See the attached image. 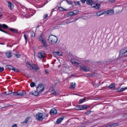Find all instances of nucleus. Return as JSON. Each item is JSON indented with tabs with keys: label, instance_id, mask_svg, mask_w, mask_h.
<instances>
[{
	"label": "nucleus",
	"instance_id": "dca6fc26",
	"mask_svg": "<svg viewBox=\"0 0 127 127\" xmlns=\"http://www.w3.org/2000/svg\"><path fill=\"white\" fill-rule=\"evenodd\" d=\"M6 55L7 57L8 58H10L12 55L11 52L10 51H7L6 53Z\"/></svg>",
	"mask_w": 127,
	"mask_h": 127
},
{
	"label": "nucleus",
	"instance_id": "423d86ee",
	"mask_svg": "<svg viewBox=\"0 0 127 127\" xmlns=\"http://www.w3.org/2000/svg\"><path fill=\"white\" fill-rule=\"evenodd\" d=\"M14 96H22L24 95V93L23 91H18L12 93Z\"/></svg>",
	"mask_w": 127,
	"mask_h": 127
},
{
	"label": "nucleus",
	"instance_id": "4d7b16f0",
	"mask_svg": "<svg viewBox=\"0 0 127 127\" xmlns=\"http://www.w3.org/2000/svg\"><path fill=\"white\" fill-rule=\"evenodd\" d=\"M73 21H71V22H68V23H67V24L68 23H71V22H73Z\"/></svg>",
	"mask_w": 127,
	"mask_h": 127
},
{
	"label": "nucleus",
	"instance_id": "0eeeda50",
	"mask_svg": "<svg viewBox=\"0 0 127 127\" xmlns=\"http://www.w3.org/2000/svg\"><path fill=\"white\" fill-rule=\"evenodd\" d=\"M38 57L40 59L44 58L45 57V54L43 51H41L38 53Z\"/></svg>",
	"mask_w": 127,
	"mask_h": 127
},
{
	"label": "nucleus",
	"instance_id": "f03ea898",
	"mask_svg": "<svg viewBox=\"0 0 127 127\" xmlns=\"http://www.w3.org/2000/svg\"><path fill=\"white\" fill-rule=\"evenodd\" d=\"M27 67L30 69L34 70H38L39 69L36 65L32 64H31L29 63H27Z\"/></svg>",
	"mask_w": 127,
	"mask_h": 127
},
{
	"label": "nucleus",
	"instance_id": "9d476101",
	"mask_svg": "<svg viewBox=\"0 0 127 127\" xmlns=\"http://www.w3.org/2000/svg\"><path fill=\"white\" fill-rule=\"evenodd\" d=\"M8 26L5 24H3L2 25H1V24H0V31L5 33H7L5 31H4L2 29H1V28H3L4 29H6L7 28H8Z\"/></svg>",
	"mask_w": 127,
	"mask_h": 127
},
{
	"label": "nucleus",
	"instance_id": "c85d7f7f",
	"mask_svg": "<svg viewBox=\"0 0 127 127\" xmlns=\"http://www.w3.org/2000/svg\"><path fill=\"white\" fill-rule=\"evenodd\" d=\"M86 98V97H85L83 99H80L79 101V103L80 104L83 103L85 100Z\"/></svg>",
	"mask_w": 127,
	"mask_h": 127
},
{
	"label": "nucleus",
	"instance_id": "de8ad7c7",
	"mask_svg": "<svg viewBox=\"0 0 127 127\" xmlns=\"http://www.w3.org/2000/svg\"><path fill=\"white\" fill-rule=\"evenodd\" d=\"M15 56L17 58H18L20 56V55L19 54H15Z\"/></svg>",
	"mask_w": 127,
	"mask_h": 127
},
{
	"label": "nucleus",
	"instance_id": "c756f323",
	"mask_svg": "<svg viewBox=\"0 0 127 127\" xmlns=\"http://www.w3.org/2000/svg\"><path fill=\"white\" fill-rule=\"evenodd\" d=\"M72 12L74 15L78 14L79 12V11L78 10H75L73 11Z\"/></svg>",
	"mask_w": 127,
	"mask_h": 127
},
{
	"label": "nucleus",
	"instance_id": "f257e3e1",
	"mask_svg": "<svg viewBox=\"0 0 127 127\" xmlns=\"http://www.w3.org/2000/svg\"><path fill=\"white\" fill-rule=\"evenodd\" d=\"M48 40L49 43L53 44L56 43L58 41V38L56 36L50 35L49 36Z\"/></svg>",
	"mask_w": 127,
	"mask_h": 127
},
{
	"label": "nucleus",
	"instance_id": "20e7f679",
	"mask_svg": "<svg viewBox=\"0 0 127 127\" xmlns=\"http://www.w3.org/2000/svg\"><path fill=\"white\" fill-rule=\"evenodd\" d=\"M120 53L122 56L126 57L127 56V47H124L121 49L120 51Z\"/></svg>",
	"mask_w": 127,
	"mask_h": 127
},
{
	"label": "nucleus",
	"instance_id": "864d4df0",
	"mask_svg": "<svg viewBox=\"0 0 127 127\" xmlns=\"http://www.w3.org/2000/svg\"><path fill=\"white\" fill-rule=\"evenodd\" d=\"M11 93H11V92H10L7 95H9V94H11Z\"/></svg>",
	"mask_w": 127,
	"mask_h": 127
},
{
	"label": "nucleus",
	"instance_id": "9b49d317",
	"mask_svg": "<svg viewBox=\"0 0 127 127\" xmlns=\"http://www.w3.org/2000/svg\"><path fill=\"white\" fill-rule=\"evenodd\" d=\"M57 111L55 109H52L50 112V114L52 115H54L56 114L57 113Z\"/></svg>",
	"mask_w": 127,
	"mask_h": 127
},
{
	"label": "nucleus",
	"instance_id": "cd10ccee",
	"mask_svg": "<svg viewBox=\"0 0 127 127\" xmlns=\"http://www.w3.org/2000/svg\"><path fill=\"white\" fill-rule=\"evenodd\" d=\"M9 29L10 30L14 33H17L18 32V31L17 30L15 29H11L9 28Z\"/></svg>",
	"mask_w": 127,
	"mask_h": 127
},
{
	"label": "nucleus",
	"instance_id": "f3484780",
	"mask_svg": "<svg viewBox=\"0 0 127 127\" xmlns=\"http://www.w3.org/2000/svg\"><path fill=\"white\" fill-rule=\"evenodd\" d=\"M41 41L42 42V44L44 45V46L45 47H47L48 45L47 44V43L44 38H43Z\"/></svg>",
	"mask_w": 127,
	"mask_h": 127
},
{
	"label": "nucleus",
	"instance_id": "2eb2a0df",
	"mask_svg": "<svg viewBox=\"0 0 127 127\" xmlns=\"http://www.w3.org/2000/svg\"><path fill=\"white\" fill-rule=\"evenodd\" d=\"M30 118L29 117H28L25 119L24 121L21 123L22 125H26L27 123V122L29 120Z\"/></svg>",
	"mask_w": 127,
	"mask_h": 127
},
{
	"label": "nucleus",
	"instance_id": "37998d69",
	"mask_svg": "<svg viewBox=\"0 0 127 127\" xmlns=\"http://www.w3.org/2000/svg\"><path fill=\"white\" fill-rule=\"evenodd\" d=\"M31 35L32 37H34L35 36V33H34V32H31Z\"/></svg>",
	"mask_w": 127,
	"mask_h": 127
},
{
	"label": "nucleus",
	"instance_id": "4468645a",
	"mask_svg": "<svg viewBox=\"0 0 127 127\" xmlns=\"http://www.w3.org/2000/svg\"><path fill=\"white\" fill-rule=\"evenodd\" d=\"M64 116H63L58 119L56 123L57 124H60L64 119Z\"/></svg>",
	"mask_w": 127,
	"mask_h": 127
},
{
	"label": "nucleus",
	"instance_id": "6ab92c4d",
	"mask_svg": "<svg viewBox=\"0 0 127 127\" xmlns=\"http://www.w3.org/2000/svg\"><path fill=\"white\" fill-rule=\"evenodd\" d=\"M81 107V110H83L86 109L88 108L89 106L87 105H81L79 106Z\"/></svg>",
	"mask_w": 127,
	"mask_h": 127
},
{
	"label": "nucleus",
	"instance_id": "6e6552de",
	"mask_svg": "<svg viewBox=\"0 0 127 127\" xmlns=\"http://www.w3.org/2000/svg\"><path fill=\"white\" fill-rule=\"evenodd\" d=\"M42 113H39L36 115V118L38 121H42L43 119Z\"/></svg>",
	"mask_w": 127,
	"mask_h": 127
},
{
	"label": "nucleus",
	"instance_id": "c9c22d12",
	"mask_svg": "<svg viewBox=\"0 0 127 127\" xmlns=\"http://www.w3.org/2000/svg\"><path fill=\"white\" fill-rule=\"evenodd\" d=\"M43 119L45 118V117H48V114H46L45 113H44L43 114Z\"/></svg>",
	"mask_w": 127,
	"mask_h": 127
},
{
	"label": "nucleus",
	"instance_id": "393cba45",
	"mask_svg": "<svg viewBox=\"0 0 127 127\" xmlns=\"http://www.w3.org/2000/svg\"><path fill=\"white\" fill-rule=\"evenodd\" d=\"M86 2L87 4L91 5L92 3L94 2L92 1V0H86Z\"/></svg>",
	"mask_w": 127,
	"mask_h": 127
},
{
	"label": "nucleus",
	"instance_id": "6e6d98bb",
	"mask_svg": "<svg viewBox=\"0 0 127 127\" xmlns=\"http://www.w3.org/2000/svg\"><path fill=\"white\" fill-rule=\"evenodd\" d=\"M2 14L0 12V17L1 16H2Z\"/></svg>",
	"mask_w": 127,
	"mask_h": 127
},
{
	"label": "nucleus",
	"instance_id": "f8f14e48",
	"mask_svg": "<svg viewBox=\"0 0 127 127\" xmlns=\"http://www.w3.org/2000/svg\"><path fill=\"white\" fill-rule=\"evenodd\" d=\"M106 13L109 15H112L114 14V11L112 9H109L106 11Z\"/></svg>",
	"mask_w": 127,
	"mask_h": 127
},
{
	"label": "nucleus",
	"instance_id": "b1692460",
	"mask_svg": "<svg viewBox=\"0 0 127 127\" xmlns=\"http://www.w3.org/2000/svg\"><path fill=\"white\" fill-rule=\"evenodd\" d=\"M126 88H122L120 89L119 88H118L117 89V91L118 92H121L125 90Z\"/></svg>",
	"mask_w": 127,
	"mask_h": 127
},
{
	"label": "nucleus",
	"instance_id": "39448f33",
	"mask_svg": "<svg viewBox=\"0 0 127 127\" xmlns=\"http://www.w3.org/2000/svg\"><path fill=\"white\" fill-rule=\"evenodd\" d=\"M44 87L43 84H40L38 85L37 87V91L40 93L44 91Z\"/></svg>",
	"mask_w": 127,
	"mask_h": 127
},
{
	"label": "nucleus",
	"instance_id": "5fc2aeb1",
	"mask_svg": "<svg viewBox=\"0 0 127 127\" xmlns=\"http://www.w3.org/2000/svg\"><path fill=\"white\" fill-rule=\"evenodd\" d=\"M45 72H46V73H49L48 71V70H45Z\"/></svg>",
	"mask_w": 127,
	"mask_h": 127
},
{
	"label": "nucleus",
	"instance_id": "412c9836",
	"mask_svg": "<svg viewBox=\"0 0 127 127\" xmlns=\"http://www.w3.org/2000/svg\"><path fill=\"white\" fill-rule=\"evenodd\" d=\"M71 87H70V88L71 89H74L76 86V83H74L71 82L70 83Z\"/></svg>",
	"mask_w": 127,
	"mask_h": 127
},
{
	"label": "nucleus",
	"instance_id": "1a4fd4ad",
	"mask_svg": "<svg viewBox=\"0 0 127 127\" xmlns=\"http://www.w3.org/2000/svg\"><path fill=\"white\" fill-rule=\"evenodd\" d=\"M80 70H83L86 71H89V69L88 67L85 65H82L80 66Z\"/></svg>",
	"mask_w": 127,
	"mask_h": 127
},
{
	"label": "nucleus",
	"instance_id": "7ed1b4c3",
	"mask_svg": "<svg viewBox=\"0 0 127 127\" xmlns=\"http://www.w3.org/2000/svg\"><path fill=\"white\" fill-rule=\"evenodd\" d=\"M91 6L92 7L95 8V9L99 10L101 7L100 4H99L96 2H94L91 4Z\"/></svg>",
	"mask_w": 127,
	"mask_h": 127
},
{
	"label": "nucleus",
	"instance_id": "473e14b6",
	"mask_svg": "<svg viewBox=\"0 0 127 127\" xmlns=\"http://www.w3.org/2000/svg\"><path fill=\"white\" fill-rule=\"evenodd\" d=\"M73 15H74V14L73 13V12H70L68 13H67V16H72Z\"/></svg>",
	"mask_w": 127,
	"mask_h": 127
},
{
	"label": "nucleus",
	"instance_id": "ddd939ff",
	"mask_svg": "<svg viewBox=\"0 0 127 127\" xmlns=\"http://www.w3.org/2000/svg\"><path fill=\"white\" fill-rule=\"evenodd\" d=\"M53 53L54 55L55 56H59L62 55V53L59 51L53 52Z\"/></svg>",
	"mask_w": 127,
	"mask_h": 127
},
{
	"label": "nucleus",
	"instance_id": "13d9d810",
	"mask_svg": "<svg viewBox=\"0 0 127 127\" xmlns=\"http://www.w3.org/2000/svg\"><path fill=\"white\" fill-rule=\"evenodd\" d=\"M92 75V76H93V74H91Z\"/></svg>",
	"mask_w": 127,
	"mask_h": 127
},
{
	"label": "nucleus",
	"instance_id": "603ef678",
	"mask_svg": "<svg viewBox=\"0 0 127 127\" xmlns=\"http://www.w3.org/2000/svg\"><path fill=\"white\" fill-rule=\"evenodd\" d=\"M109 0L110 2H113L115 0Z\"/></svg>",
	"mask_w": 127,
	"mask_h": 127
},
{
	"label": "nucleus",
	"instance_id": "4c0bfd02",
	"mask_svg": "<svg viewBox=\"0 0 127 127\" xmlns=\"http://www.w3.org/2000/svg\"><path fill=\"white\" fill-rule=\"evenodd\" d=\"M12 70L16 72H18V69L16 68L13 67V69H12Z\"/></svg>",
	"mask_w": 127,
	"mask_h": 127
},
{
	"label": "nucleus",
	"instance_id": "7c9ffc66",
	"mask_svg": "<svg viewBox=\"0 0 127 127\" xmlns=\"http://www.w3.org/2000/svg\"><path fill=\"white\" fill-rule=\"evenodd\" d=\"M80 105H77L76 106V108H75V109L77 110H81V107L79 106Z\"/></svg>",
	"mask_w": 127,
	"mask_h": 127
},
{
	"label": "nucleus",
	"instance_id": "c03bdc74",
	"mask_svg": "<svg viewBox=\"0 0 127 127\" xmlns=\"http://www.w3.org/2000/svg\"><path fill=\"white\" fill-rule=\"evenodd\" d=\"M4 70V68L3 67H0V72H2Z\"/></svg>",
	"mask_w": 127,
	"mask_h": 127
},
{
	"label": "nucleus",
	"instance_id": "79ce46f5",
	"mask_svg": "<svg viewBox=\"0 0 127 127\" xmlns=\"http://www.w3.org/2000/svg\"><path fill=\"white\" fill-rule=\"evenodd\" d=\"M52 94L53 95H58L59 94L58 93V92H54L52 93Z\"/></svg>",
	"mask_w": 127,
	"mask_h": 127
},
{
	"label": "nucleus",
	"instance_id": "a19ab883",
	"mask_svg": "<svg viewBox=\"0 0 127 127\" xmlns=\"http://www.w3.org/2000/svg\"><path fill=\"white\" fill-rule=\"evenodd\" d=\"M66 1L69 4H72V2L70 0H66Z\"/></svg>",
	"mask_w": 127,
	"mask_h": 127
},
{
	"label": "nucleus",
	"instance_id": "49530a36",
	"mask_svg": "<svg viewBox=\"0 0 127 127\" xmlns=\"http://www.w3.org/2000/svg\"><path fill=\"white\" fill-rule=\"evenodd\" d=\"M91 112L90 111H88L86 112L85 114H86L88 115L90 114V113Z\"/></svg>",
	"mask_w": 127,
	"mask_h": 127
},
{
	"label": "nucleus",
	"instance_id": "ea45409f",
	"mask_svg": "<svg viewBox=\"0 0 127 127\" xmlns=\"http://www.w3.org/2000/svg\"><path fill=\"white\" fill-rule=\"evenodd\" d=\"M75 4V5H77L78 4L79 5H80V2L79 1H78L76 2H74Z\"/></svg>",
	"mask_w": 127,
	"mask_h": 127
},
{
	"label": "nucleus",
	"instance_id": "4be33fe9",
	"mask_svg": "<svg viewBox=\"0 0 127 127\" xmlns=\"http://www.w3.org/2000/svg\"><path fill=\"white\" fill-rule=\"evenodd\" d=\"M104 13L102 11H98L96 13V15L97 16H99L102 15L104 14Z\"/></svg>",
	"mask_w": 127,
	"mask_h": 127
},
{
	"label": "nucleus",
	"instance_id": "e433bc0d",
	"mask_svg": "<svg viewBox=\"0 0 127 127\" xmlns=\"http://www.w3.org/2000/svg\"><path fill=\"white\" fill-rule=\"evenodd\" d=\"M43 35L41 34L39 37V41H41L43 38H42Z\"/></svg>",
	"mask_w": 127,
	"mask_h": 127
},
{
	"label": "nucleus",
	"instance_id": "8fccbe9b",
	"mask_svg": "<svg viewBox=\"0 0 127 127\" xmlns=\"http://www.w3.org/2000/svg\"><path fill=\"white\" fill-rule=\"evenodd\" d=\"M17 125L16 124H13L11 127H17Z\"/></svg>",
	"mask_w": 127,
	"mask_h": 127
},
{
	"label": "nucleus",
	"instance_id": "a18cd8bd",
	"mask_svg": "<svg viewBox=\"0 0 127 127\" xmlns=\"http://www.w3.org/2000/svg\"><path fill=\"white\" fill-rule=\"evenodd\" d=\"M48 16V15L47 14H45L43 16V18L44 19L47 18Z\"/></svg>",
	"mask_w": 127,
	"mask_h": 127
},
{
	"label": "nucleus",
	"instance_id": "a211bd4d",
	"mask_svg": "<svg viewBox=\"0 0 127 127\" xmlns=\"http://www.w3.org/2000/svg\"><path fill=\"white\" fill-rule=\"evenodd\" d=\"M7 2L8 3V8L10 9H12L13 8V4L10 2L9 1H7Z\"/></svg>",
	"mask_w": 127,
	"mask_h": 127
},
{
	"label": "nucleus",
	"instance_id": "bb28decb",
	"mask_svg": "<svg viewBox=\"0 0 127 127\" xmlns=\"http://www.w3.org/2000/svg\"><path fill=\"white\" fill-rule=\"evenodd\" d=\"M115 84H114L112 83L109 86V88L111 89L113 88V89H114V88H115Z\"/></svg>",
	"mask_w": 127,
	"mask_h": 127
},
{
	"label": "nucleus",
	"instance_id": "58836bf2",
	"mask_svg": "<svg viewBox=\"0 0 127 127\" xmlns=\"http://www.w3.org/2000/svg\"><path fill=\"white\" fill-rule=\"evenodd\" d=\"M24 37L26 40V43H27V36L26 34H25L24 35Z\"/></svg>",
	"mask_w": 127,
	"mask_h": 127
},
{
	"label": "nucleus",
	"instance_id": "f704fd0d",
	"mask_svg": "<svg viewBox=\"0 0 127 127\" xmlns=\"http://www.w3.org/2000/svg\"><path fill=\"white\" fill-rule=\"evenodd\" d=\"M59 10H60L62 11H63L64 10H65V11L67 10L66 9H64L62 7H60L59 8Z\"/></svg>",
	"mask_w": 127,
	"mask_h": 127
},
{
	"label": "nucleus",
	"instance_id": "09e8293b",
	"mask_svg": "<svg viewBox=\"0 0 127 127\" xmlns=\"http://www.w3.org/2000/svg\"><path fill=\"white\" fill-rule=\"evenodd\" d=\"M104 127H112L111 124L110 125L105 126Z\"/></svg>",
	"mask_w": 127,
	"mask_h": 127
},
{
	"label": "nucleus",
	"instance_id": "5701e85b",
	"mask_svg": "<svg viewBox=\"0 0 127 127\" xmlns=\"http://www.w3.org/2000/svg\"><path fill=\"white\" fill-rule=\"evenodd\" d=\"M39 93H40L39 92H38L37 91H34L32 92V94L35 96H37L38 95V94Z\"/></svg>",
	"mask_w": 127,
	"mask_h": 127
},
{
	"label": "nucleus",
	"instance_id": "aec40b11",
	"mask_svg": "<svg viewBox=\"0 0 127 127\" xmlns=\"http://www.w3.org/2000/svg\"><path fill=\"white\" fill-rule=\"evenodd\" d=\"M71 61L73 64H74L75 65H77L79 63H77L76 61L75 60L74 58H72L71 59Z\"/></svg>",
	"mask_w": 127,
	"mask_h": 127
},
{
	"label": "nucleus",
	"instance_id": "72a5a7b5",
	"mask_svg": "<svg viewBox=\"0 0 127 127\" xmlns=\"http://www.w3.org/2000/svg\"><path fill=\"white\" fill-rule=\"evenodd\" d=\"M30 86L32 87H34L35 86L34 83L32 82L30 84Z\"/></svg>",
	"mask_w": 127,
	"mask_h": 127
},
{
	"label": "nucleus",
	"instance_id": "a878e982",
	"mask_svg": "<svg viewBox=\"0 0 127 127\" xmlns=\"http://www.w3.org/2000/svg\"><path fill=\"white\" fill-rule=\"evenodd\" d=\"M6 69H8L10 70H12L13 68V67L10 65H7L6 66Z\"/></svg>",
	"mask_w": 127,
	"mask_h": 127
},
{
	"label": "nucleus",
	"instance_id": "2f4dec72",
	"mask_svg": "<svg viewBox=\"0 0 127 127\" xmlns=\"http://www.w3.org/2000/svg\"><path fill=\"white\" fill-rule=\"evenodd\" d=\"M112 127H115L118 125V123H115L111 124Z\"/></svg>",
	"mask_w": 127,
	"mask_h": 127
},
{
	"label": "nucleus",
	"instance_id": "3c124183",
	"mask_svg": "<svg viewBox=\"0 0 127 127\" xmlns=\"http://www.w3.org/2000/svg\"><path fill=\"white\" fill-rule=\"evenodd\" d=\"M86 0H81V1L83 3H85Z\"/></svg>",
	"mask_w": 127,
	"mask_h": 127
}]
</instances>
